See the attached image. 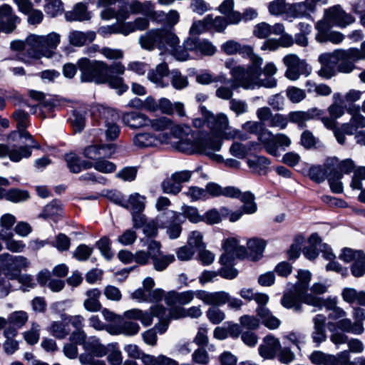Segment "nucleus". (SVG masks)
Instances as JSON below:
<instances>
[{"label":"nucleus","instance_id":"obj_1","mask_svg":"<svg viewBox=\"0 0 365 365\" xmlns=\"http://www.w3.org/2000/svg\"><path fill=\"white\" fill-rule=\"evenodd\" d=\"M177 150L189 154L198 153L205 155L210 159L222 162V155L215 154L222 145V139L215 134L200 133L196 136L191 132L190 128H186L185 132L178 134Z\"/></svg>","mask_w":365,"mask_h":365},{"label":"nucleus","instance_id":"obj_2","mask_svg":"<svg viewBox=\"0 0 365 365\" xmlns=\"http://www.w3.org/2000/svg\"><path fill=\"white\" fill-rule=\"evenodd\" d=\"M244 58H249L251 63L245 67L238 65L234 58H229L225 62V67L230 70L232 78H234L237 87L252 88L254 82L251 80L257 76L263 58L255 53L253 47L240 43L237 53Z\"/></svg>","mask_w":365,"mask_h":365},{"label":"nucleus","instance_id":"obj_3","mask_svg":"<svg viewBox=\"0 0 365 365\" xmlns=\"http://www.w3.org/2000/svg\"><path fill=\"white\" fill-rule=\"evenodd\" d=\"M77 64L81 72V82L108 84L109 87L116 90L118 94H122L128 89L122 77L108 74V64L103 61L81 58Z\"/></svg>","mask_w":365,"mask_h":365},{"label":"nucleus","instance_id":"obj_4","mask_svg":"<svg viewBox=\"0 0 365 365\" xmlns=\"http://www.w3.org/2000/svg\"><path fill=\"white\" fill-rule=\"evenodd\" d=\"M139 43L143 48L152 50L155 46L167 50L174 57L181 61L189 58V53L182 46H180L178 36L165 29H151L139 37Z\"/></svg>","mask_w":365,"mask_h":365},{"label":"nucleus","instance_id":"obj_5","mask_svg":"<svg viewBox=\"0 0 365 365\" xmlns=\"http://www.w3.org/2000/svg\"><path fill=\"white\" fill-rule=\"evenodd\" d=\"M196 297L205 304H222L225 302L226 295L223 293H211L206 290H187L181 292L170 291L165 296V302L171 306L175 304L187 305Z\"/></svg>","mask_w":365,"mask_h":365},{"label":"nucleus","instance_id":"obj_6","mask_svg":"<svg viewBox=\"0 0 365 365\" xmlns=\"http://www.w3.org/2000/svg\"><path fill=\"white\" fill-rule=\"evenodd\" d=\"M180 130L176 128L173 130V135L168 133H159L158 135L150 133H140L136 134L133 138V144L138 148L156 147L160 145H169L177 150L178 142H179L178 134Z\"/></svg>","mask_w":365,"mask_h":365},{"label":"nucleus","instance_id":"obj_7","mask_svg":"<svg viewBox=\"0 0 365 365\" xmlns=\"http://www.w3.org/2000/svg\"><path fill=\"white\" fill-rule=\"evenodd\" d=\"M207 124L212 133L217 134L222 139L242 138L239 130L230 126L229 118L225 113L209 115Z\"/></svg>","mask_w":365,"mask_h":365},{"label":"nucleus","instance_id":"obj_8","mask_svg":"<svg viewBox=\"0 0 365 365\" xmlns=\"http://www.w3.org/2000/svg\"><path fill=\"white\" fill-rule=\"evenodd\" d=\"M0 264L5 272V275L11 279H16L19 277L21 270L26 269L29 265V260L22 255H12L9 253L0 255Z\"/></svg>","mask_w":365,"mask_h":365},{"label":"nucleus","instance_id":"obj_9","mask_svg":"<svg viewBox=\"0 0 365 365\" xmlns=\"http://www.w3.org/2000/svg\"><path fill=\"white\" fill-rule=\"evenodd\" d=\"M184 222L182 213L168 210L158 216V227L165 228L166 233L170 239H177L182 232L181 225Z\"/></svg>","mask_w":365,"mask_h":365},{"label":"nucleus","instance_id":"obj_10","mask_svg":"<svg viewBox=\"0 0 365 365\" xmlns=\"http://www.w3.org/2000/svg\"><path fill=\"white\" fill-rule=\"evenodd\" d=\"M283 63L287 67L285 76L291 81L298 80L302 75L308 76L312 72L311 67L296 54L286 55L283 58Z\"/></svg>","mask_w":365,"mask_h":365},{"label":"nucleus","instance_id":"obj_11","mask_svg":"<svg viewBox=\"0 0 365 365\" xmlns=\"http://www.w3.org/2000/svg\"><path fill=\"white\" fill-rule=\"evenodd\" d=\"M118 115L110 108H102L100 111L99 124L103 127L107 141L115 140L120 133V128L117 124Z\"/></svg>","mask_w":365,"mask_h":365},{"label":"nucleus","instance_id":"obj_12","mask_svg":"<svg viewBox=\"0 0 365 365\" xmlns=\"http://www.w3.org/2000/svg\"><path fill=\"white\" fill-rule=\"evenodd\" d=\"M327 4L328 0H304L289 4L287 12L294 18L312 19V14L316 11L317 6Z\"/></svg>","mask_w":365,"mask_h":365},{"label":"nucleus","instance_id":"obj_13","mask_svg":"<svg viewBox=\"0 0 365 365\" xmlns=\"http://www.w3.org/2000/svg\"><path fill=\"white\" fill-rule=\"evenodd\" d=\"M277 68L272 62L267 63L263 68L260 66L259 72L253 79H251L254 84L252 88L242 87L245 90H254L256 88L264 87L272 88L277 86V81L273 76L276 74Z\"/></svg>","mask_w":365,"mask_h":365},{"label":"nucleus","instance_id":"obj_14","mask_svg":"<svg viewBox=\"0 0 365 365\" xmlns=\"http://www.w3.org/2000/svg\"><path fill=\"white\" fill-rule=\"evenodd\" d=\"M324 20L327 26L345 28L352 24L355 19L340 5H335L324 11Z\"/></svg>","mask_w":365,"mask_h":365},{"label":"nucleus","instance_id":"obj_15","mask_svg":"<svg viewBox=\"0 0 365 365\" xmlns=\"http://www.w3.org/2000/svg\"><path fill=\"white\" fill-rule=\"evenodd\" d=\"M150 250V257L153 260V267L156 271L165 270L170 264L175 261L173 255H160V244L153 240H147L145 245Z\"/></svg>","mask_w":365,"mask_h":365},{"label":"nucleus","instance_id":"obj_16","mask_svg":"<svg viewBox=\"0 0 365 365\" xmlns=\"http://www.w3.org/2000/svg\"><path fill=\"white\" fill-rule=\"evenodd\" d=\"M223 248L225 253L220 258V262L223 265L230 264L235 258H245L247 256L245 246L240 245L239 241L234 237L227 239Z\"/></svg>","mask_w":365,"mask_h":365},{"label":"nucleus","instance_id":"obj_17","mask_svg":"<svg viewBox=\"0 0 365 365\" xmlns=\"http://www.w3.org/2000/svg\"><path fill=\"white\" fill-rule=\"evenodd\" d=\"M335 57L337 71L343 73H349L355 68L354 63L358 61L356 54L353 53L352 49L346 50L337 49L332 52Z\"/></svg>","mask_w":365,"mask_h":365},{"label":"nucleus","instance_id":"obj_18","mask_svg":"<svg viewBox=\"0 0 365 365\" xmlns=\"http://www.w3.org/2000/svg\"><path fill=\"white\" fill-rule=\"evenodd\" d=\"M329 339L337 349L339 348L340 345L346 344L349 348L348 351L350 353L361 354L364 351V346L361 340L355 338L349 339L346 334L338 330L331 329Z\"/></svg>","mask_w":365,"mask_h":365},{"label":"nucleus","instance_id":"obj_19","mask_svg":"<svg viewBox=\"0 0 365 365\" xmlns=\"http://www.w3.org/2000/svg\"><path fill=\"white\" fill-rule=\"evenodd\" d=\"M34 47L36 51V58L41 55H45L50 49H55L60 43L61 36L58 34L51 32L46 36L34 34Z\"/></svg>","mask_w":365,"mask_h":365},{"label":"nucleus","instance_id":"obj_20","mask_svg":"<svg viewBox=\"0 0 365 365\" xmlns=\"http://www.w3.org/2000/svg\"><path fill=\"white\" fill-rule=\"evenodd\" d=\"M257 116L261 121L267 122L269 127L283 130L287 128L288 124V117L287 115L280 113L273 114L268 107L257 109Z\"/></svg>","mask_w":365,"mask_h":365},{"label":"nucleus","instance_id":"obj_21","mask_svg":"<svg viewBox=\"0 0 365 365\" xmlns=\"http://www.w3.org/2000/svg\"><path fill=\"white\" fill-rule=\"evenodd\" d=\"M281 349V343L278 338L269 334L265 336L258 347L259 356L265 360L274 359Z\"/></svg>","mask_w":365,"mask_h":365},{"label":"nucleus","instance_id":"obj_22","mask_svg":"<svg viewBox=\"0 0 365 365\" xmlns=\"http://www.w3.org/2000/svg\"><path fill=\"white\" fill-rule=\"evenodd\" d=\"M328 328L330 333L331 329H334L338 330L345 334L346 333H349L355 335H360L364 331L362 322H352L350 319L346 318V317L338 320L336 322H329Z\"/></svg>","mask_w":365,"mask_h":365},{"label":"nucleus","instance_id":"obj_23","mask_svg":"<svg viewBox=\"0 0 365 365\" xmlns=\"http://www.w3.org/2000/svg\"><path fill=\"white\" fill-rule=\"evenodd\" d=\"M116 146L114 144L90 145L84 148L83 155L85 158L91 160H96L103 157H110L115 150Z\"/></svg>","mask_w":365,"mask_h":365},{"label":"nucleus","instance_id":"obj_24","mask_svg":"<svg viewBox=\"0 0 365 365\" xmlns=\"http://www.w3.org/2000/svg\"><path fill=\"white\" fill-rule=\"evenodd\" d=\"M324 110L317 108H312L307 111H292L288 117V122L297 124L299 128H303L306 126V122L319 117L324 114Z\"/></svg>","mask_w":365,"mask_h":365},{"label":"nucleus","instance_id":"obj_25","mask_svg":"<svg viewBox=\"0 0 365 365\" xmlns=\"http://www.w3.org/2000/svg\"><path fill=\"white\" fill-rule=\"evenodd\" d=\"M308 294L294 288V292L284 294L281 299V304L286 309H293L297 312H302V303H304V299Z\"/></svg>","mask_w":365,"mask_h":365},{"label":"nucleus","instance_id":"obj_26","mask_svg":"<svg viewBox=\"0 0 365 365\" xmlns=\"http://www.w3.org/2000/svg\"><path fill=\"white\" fill-rule=\"evenodd\" d=\"M327 317L324 314H317L313 319V330L311 334V337L313 343L315 344L317 347L327 339V334L326 331L325 323Z\"/></svg>","mask_w":365,"mask_h":365},{"label":"nucleus","instance_id":"obj_27","mask_svg":"<svg viewBox=\"0 0 365 365\" xmlns=\"http://www.w3.org/2000/svg\"><path fill=\"white\" fill-rule=\"evenodd\" d=\"M34 34H31L27 37V38L24 41H14L11 42V48L14 51H19V55H26L27 57L36 58V51H35L34 47ZM24 62H27V60L25 58L20 57Z\"/></svg>","mask_w":365,"mask_h":365},{"label":"nucleus","instance_id":"obj_28","mask_svg":"<svg viewBox=\"0 0 365 365\" xmlns=\"http://www.w3.org/2000/svg\"><path fill=\"white\" fill-rule=\"evenodd\" d=\"M334 58L332 53H324L319 56L321 68L317 72L319 76L329 79L336 75L337 67Z\"/></svg>","mask_w":365,"mask_h":365},{"label":"nucleus","instance_id":"obj_29","mask_svg":"<svg viewBox=\"0 0 365 365\" xmlns=\"http://www.w3.org/2000/svg\"><path fill=\"white\" fill-rule=\"evenodd\" d=\"M316 29L317 30L316 39L320 43L331 41L334 43H339L344 39V36L341 33L330 31L326 23L322 21L317 23Z\"/></svg>","mask_w":365,"mask_h":365},{"label":"nucleus","instance_id":"obj_30","mask_svg":"<svg viewBox=\"0 0 365 365\" xmlns=\"http://www.w3.org/2000/svg\"><path fill=\"white\" fill-rule=\"evenodd\" d=\"M148 126H150L154 130L161 132V133H168V135H173V130L176 128H178L182 132L186 131V128L175 125L173 121L166 117L150 119Z\"/></svg>","mask_w":365,"mask_h":365},{"label":"nucleus","instance_id":"obj_31","mask_svg":"<svg viewBox=\"0 0 365 365\" xmlns=\"http://www.w3.org/2000/svg\"><path fill=\"white\" fill-rule=\"evenodd\" d=\"M304 304L316 307L319 310L325 308L327 311L330 312L338 306V302L336 297L322 299L312 294L307 295L304 299Z\"/></svg>","mask_w":365,"mask_h":365},{"label":"nucleus","instance_id":"obj_32","mask_svg":"<svg viewBox=\"0 0 365 365\" xmlns=\"http://www.w3.org/2000/svg\"><path fill=\"white\" fill-rule=\"evenodd\" d=\"M122 120L125 125L130 128L136 129L148 127L150 118L142 113L132 111L124 113L122 116Z\"/></svg>","mask_w":365,"mask_h":365},{"label":"nucleus","instance_id":"obj_33","mask_svg":"<svg viewBox=\"0 0 365 365\" xmlns=\"http://www.w3.org/2000/svg\"><path fill=\"white\" fill-rule=\"evenodd\" d=\"M326 167L330 170V173L339 172L343 175L351 173L354 170L355 165L351 159H346L340 162L336 158H330L326 161Z\"/></svg>","mask_w":365,"mask_h":365},{"label":"nucleus","instance_id":"obj_34","mask_svg":"<svg viewBox=\"0 0 365 365\" xmlns=\"http://www.w3.org/2000/svg\"><path fill=\"white\" fill-rule=\"evenodd\" d=\"M256 313L262 324L267 329L274 330L279 327L281 321L267 307H257Z\"/></svg>","mask_w":365,"mask_h":365},{"label":"nucleus","instance_id":"obj_35","mask_svg":"<svg viewBox=\"0 0 365 365\" xmlns=\"http://www.w3.org/2000/svg\"><path fill=\"white\" fill-rule=\"evenodd\" d=\"M195 81L201 85H209L213 83H226L230 81L225 73H220L217 75H213L207 70H204L197 73Z\"/></svg>","mask_w":365,"mask_h":365},{"label":"nucleus","instance_id":"obj_36","mask_svg":"<svg viewBox=\"0 0 365 365\" xmlns=\"http://www.w3.org/2000/svg\"><path fill=\"white\" fill-rule=\"evenodd\" d=\"M258 140L269 155L277 156V146L275 145V135L267 129L262 128L258 133Z\"/></svg>","mask_w":365,"mask_h":365},{"label":"nucleus","instance_id":"obj_37","mask_svg":"<svg viewBox=\"0 0 365 365\" xmlns=\"http://www.w3.org/2000/svg\"><path fill=\"white\" fill-rule=\"evenodd\" d=\"M65 18L68 21H83L90 19L91 16L86 4L79 2L72 10L66 12Z\"/></svg>","mask_w":365,"mask_h":365},{"label":"nucleus","instance_id":"obj_38","mask_svg":"<svg viewBox=\"0 0 365 365\" xmlns=\"http://www.w3.org/2000/svg\"><path fill=\"white\" fill-rule=\"evenodd\" d=\"M39 148L38 143L21 146L19 148H9L7 146L6 157L8 156L13 162H19L22 158H26L31 156L32 148L38 149Z\"/></svg>","mask_w":365,"mask_h":365},{"label":"nucleus","instance_id":"obj_39","mask_svg":"<svg viewBox=\"0 0 365 365\" xmlns=\"http://www.w3.org/2000/svg\"><path fill=\"white\" fill-rule=\"evenodd\" d=\"M166 312V309L162 305H155L148 311H142L139 321L145 327H148L153 323L154 317L160 319L163 318Z\"/></svg>","mask_w":365,"mask_h":365},{"label":"nucleus","instance_id":"obj_40","mask_svg":"<svg viewBox=\"0 0 365 365\" xmlns=\"http://www.w3.org/2000/svg\"><path fill=\"white\" fill-rule=\"evenodd\" d=\"M19 21V19L13 14L11 7L8 4L0 6V30L6 27L13 28Z\"/></svg>","mask_w":365,"mask_h":365},{"label":"nucleus","instance_id":"obj_41","mask_svg":"<svg viewBox=\"0 0 365 365\" xmlns=\"http://www.w3.org/2000/svg\"><path fill=\"white\" fill-rule=\"evenodd\" d=\"M129 11L126 6H119L118 9H108L106 10H102L101 11L100 16L103 20H110L113 19H115L117 22H122L126 20L129 17Z\"/></svg>","mask_w":365,"mask_h":365},{"label":"nucleus","instance_id":"obj_42","mask_svg":"<svg viewBox=\"0 0 365 365\" xmlns=\"http://www.w3.org/2000/svg\"><path fill=\"white\" fill-rule=\"evenodd\" d=\"M350 354L348 350H344L336 355H332L334 359L331 362V365H365L364 357H356L353 361H351Z\"/></svg>","mask_w":365,"mask_h":365},{"label":"nucleus","instance_id":"obj_43","mask_svg":"<svg viewBox=\"0 0 365 365\" xmlns=\"http://www.w3.org/2000/svg\"><path fill=\"white\" fill-rule=\"evenodd\" d=\"M13 234L0 231V239L4 241L6 248L12 252H22L26 248V244L22 240H16L12 238Z\"/></svg>","mask_w":365,"mask_h":365},{"label":"nucleus","instance_id":"obj_44","mask_svg":"<svg viewBox=\"0 0 365 365\" xmlns=\"http://www.w3.org/2000/svg\"><path fill=\"white\" fill-rule=\"evenodd\" d=\"M96 37L93 31L86 33L79 31H72L68 34L69 43L73 46H82L87 42H92Z\"/></svg>","mask_w":365,"mask_h":365},{"label":"nucleus","instance_id":"obj_45","mask_svg":"<svg viewBox=\"0 0 365 365\" xmlns=\"http://www.w3.org/2000/svg\"><path fill=\"white\" fill-rule=\"evenodd\" d=\"M84 349L93 356L103 357L108 354V349L103 345L99 339L96 337H91L84 344Z\"/></svg>","mask_w":365,"mask_h":365},{"label":"nucleus","instance_id":"obj_46","mask_svg":"<svg viewBox=\"0 0 365 365\" xmlns=\"http://www.w3.org/2000/svg\"><path fill=\"white\" fill-rule=\"evenodd\" d=\"M62 213L61 205L58 200H53L51 203L45 206L39 217L43 219H51L56 222L58 220Z\"/></svg>","mask_w":365,"mask_h":365},{"label":"nucleus","instance_id":"obj_47","mask_svg":"<svg viewBox=\"0 0 365 365\" xmlns=\"http://www.w3.org/2000/svg\"><path fill=\"white\" fill-rule=\"evenodd\" d=\"M321 238L317 233L312 234L309 238V245L304 247L303 254L309 260L314 259L318 256V250Z\"/></svg>","mask_w":365,"mask_h":365},{"label":"nucleus","instance_id":"obj_48","mask_svg":"<svg viewBox=\"0 0 365 365\" xmlns=\"http://www.w3.org/2000/svg\"><path fill=\"white\" fill-rule=\"evenodd\" d=\"M247 163L248 167L253 171L261 173V172H264L268 168L271 162L264 156L255 155L252 158H248Z\"/></svg>","mask_w":365,"mask_h":365},{"label":"nucleus","instance_id":"obj_49","mask_svg":"<svg viewBox=\"0 0 365 365\" xmlns=\"http://www.w3.org/2000/svg\"><path fill=\"white\" fill-rule=\"evenodd\" d=\"M129 7L133 14H142L145 15H152L153 16L154 4L150 1H146L141 3L139 1L134 0L130 3Z\"/></svg>","mask_w":365,"mask_h":365},{"label":"nucleus","instance_id":"obj_50","mask_svg":"<svg viewBox=\"0 0 365 365\" xmlns=\"http://www.w3.org/2000/svg\"><path fill=\"white\" fill-rule=\"evenodd\" d=\"M330 170L326 167V163L324 166L314 165L312 166L308 172V176L309 178L318 183L322 182L326 178H329Z\"/></svg>","mask_w":365,"mask_h":365},{"label":"nucleus","instance_id":"obj_51","mask_svg":"<svg viewBox=\"0 0 365 365\" xmlns=\"http://www.w3.org/2000/svg\"><path fill=\"white\" fill-rule=\"evenodd\" d=\"M306 88L308 93L316 96H328L332 92L331 88L328 85L324 83L317 84L311 81H307Z\"/></svg>","mask_w":365,"mask_h":365},{"label":"nucleus","instance_id":"obj_52","mask_svg":"<svg viewBox=\"0 0 365 365\" xmlns=\"http://www.w3.org/2000/svg\"><path fill=\"white\" fill-rule=\"evenodd\" d=\"M247 245L252 259L257 260L264 250L265 242L260 239L252 238L247 242Z\"/></svg>","mask_w":365,"mask_h":365},{"label":"nucleus","instance_id":"obj_53","mask_svg":"<svg viewBox=\"0 0 365 365\" xmlns=\"http://www.w3.org/2000/svg\"><path fill=\"white\" fill-rule=\"evenodd\" d=\"M255 197L253 193L250 191L243 192L240 201L243 203L242 210L244 213L252 215L257 212V205L255 202Z\"/></svg>","mask_w":365,"mask_h":365},{"label":"nucleus","instance_id":"obj_54","mask_svg":"<svg viewBox=\"0 0 365 365\" xmlns=\"http://www.w3.org/2000/svg\"><path fill=\"white\" fill-rule=\"evenodd\" d=\"M146 197L141 195L138 192L131 194L128 200H125V204H128V208L130 207L133 212H142L145 207Z\"/></svg>","mask_w":365,"mask_h":365},{"label":"nucleus","instance_id":"obj_55","mask_svg":"<svg viewBox=\"0 0 365 365\" xmlns=\"http://www.w3.org/2000/svg\"><path fill=\"white\" fill-rule=\"evenodd\" d=\"M21 103L24 106L31 107L33 113H36L37 110H39L38 115L42 118H46L48 113L52 112L55 106L54 103L51 101H44L34 106H30L27 102L23 101Z\"/></svg>","mask_w":365,"mask_h":365},{"label":"nucleus","instance_id":"obj_56","mask_svg":"<svg viewBox=\"0 0 365 365\" xmlns=\"http://www.w3.org/2000/svg\"><path fill=\"white\" fill-rule=\"evenodd\" d=\"M98 34L103 37H106L111 34H122L127 36V32L124 27V23L116 22L111 25L101 26L98 29Z\"/></svg>","mask_w":365,"mask_h":365},{"label":"nucleus","instance_id":"obj_57","mask_svg":"<svg viewBox=\"0 0 365 365\" xmlns=\"http://www.w3.org/2000/svg\"><path fill=\"white\" fill-rule=\"evenodd\" d=\"M153 17L160 21H165L168 25L174 26L179 21L180 15L176 10L171 9L168 13L162 11H154Z\"/></svg>","mask_w":365,"mask_h":365},{"label":"nucleus","instance_id":"obj_58","mask_svg":"<svg viewBox=\"0 0 365 365\" xmlns=\"http://www.w3.org/2000/svg\"><path fill=\"white\" fill-rule=\"evenodd\" d=\"M68 120L74 132L80 133L86 125V113L73 110Z\"/></svg>","mask_w":365,"mask_h":365},{"label":"nucleus","instance_id":"obj_59","mask_svg":"<svg viewBox=\"0 0 365 365\" xmlns=\"http://www.w3.org/2000/svg\"><path fill=\"white\" fill-rule=\"evenodd\" d=\"M149 26V21L147 18L139 17L133 21L124 23V27L127 36L135 31H143Z\"/></svg>","mask_w":365,"mask_h":365},{"label":"nucleus","instance_id":"obj_60","mask_svg":"<svg viewBox=\"0 0 365 365\" xmlns=\"http://www.w3.org/2000/svg\"><path fill=\"white\" fill-rule=\"evenodd\" d=\"M29 316L24 311H15L8 317V323L16 328L21 329L28 321Z\"/></svg>","mask_w":365,"mask_h":365},{"label":"nucleus","instance_id":"obj_61","mask_svg":"<svg viewBox=\"0 0 365 365\" xmlns=\"http://www.w3.org/2000/svg\"><path fill=\"white\" fill-rule=\"evenodd\" d=\"M116 165L106 159L105 158H99L95 161L94 169L101 173L110 174L115 171Z\"/></svg>","mask_w":365,"mask_h":365},{"label":"nucleus","instance_id":"obj_62","mask_svg":"<svg viewBox=\"0 0 365 365\" xmlns=\"http://www.w3.org/2000/svg\"><path fill=\"white\" fill-rule=\"evenodd\" d=\"M252 145L250 143L246 145L238 142H234L230 148V153L232 155L243 159L250 152Z\"/></svg>","mask_w":365,"mask_h":365},{"label":"nucleus","instance_id":"obj_63","mask_svg":"<svg viewBox=\"0 0 365 365\" xmlns=\"http://www.w3.org/2000/svg\"><path fill=\"white\" fill-rule=\"evenodd\" d=\"M212 21V15L206 16L202 20L193 22L190 29L191 35H199L210 29V24Z\"/></svg>","mask_w":365,"mask_h":365},{"label":"nucleus","instance_id":"obj_64","mask_svg":"<svg viewBox=\"0 0 365 365\" xmlns=\"http://www.w3.org/2000/svg\"><path fill=\"white\" fill-rule=\"evenodd\" d=\"M309 359L311 361L316 365H331L334 359L332 354H326L320 351H313Z\"/></svg>","mask_w":365,"mask_h":365}]
</instances>
